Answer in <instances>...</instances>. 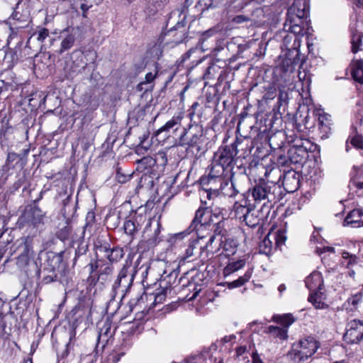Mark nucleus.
Masks as SVG:
<instances>
[{"mask_svg":"<svg viewBox=\"0 0 363 363\" xmlns=\"http://www.w3.org/2000/svg\"><path fill=\"white\" fill-rule=\"evenodd\" d=\"M246 179L247 177L245 174H240L238 176H235V174H231L230 177L220 182V188L218 189H210L206 191L208 201H212L208 204V207L211 208L213 215L216 216H221L223 218V211H225V213H227V210L217 206V203L220 199V194L228 197L237 196L243 190L241 182Z\"/></svg>","mask_w":363,"mask_h":363,"instance_id":"nucleus-1","label":"nucleus"},{"mask_svg":"<svg viewBox=\"0 0 363 363\" xmlns=\"http://www.w3.org/2000/svg\"><path fill=\"white\" fill-rule=\"evenodd\" d=\"M308 0H294L288 9L284 30L294 34V44L298 36L303 35L305 28L308 26Z\"/></svg>","mask_w":363,"mask_h":363,"instance_id":"nucleus-2","label":"nucleus"},{"mask_svg":"<svg viewBox=\"0 0 363 363\" xmlns=\"http://www.w3.org/2000/svg\"><path fill=\"white\" fill-rule=\"evenodd\" d=\"M249 191H251L253 199L256 202L267 201L266 202L277 203L284 195V189L281 185L264 179L259 180Z\"/></svg>","mask_w":363,"mask_h":363,"instance_id":"nucleus-3","label":"nucleus"},{"mask_svg":"<svg viewBox=\"0 0 363 363\" xmlns=\"http://www.w3.org/2000/svg\"><path fill=\"white\" fill-rule=\"evenodd\" d=\"M319 347L318 341L313 337H308L294 344L292 350L289 352L288 357L295 362L304 363L315 354Z\"/></svg>","mask_w":363,"mask_h":363,"instance_id":"nucleus-4","label":"nucleus"},{"mask_svg":"<svg viewBox=\"0 0 363 363\" xmlns=\"http://www.w3.org/2000/svg\"><path fill=\"white\" fill-rule=\"evenodd\" d=\"M306 286L311 291L308 296L310 301L315 308L324 309L328 306L323 301V293L320 291L323 286V279L322 275L318 272H313L306 278Z\"/></svg>","mask_w":363,"mask_h":363,"instance_id":"nucleus-5","label":"nucleus"},{"mask_svg":"<svg viewBox=\"0 0 363 363\" xmlns=\"http://www.w3.org/2000/svg\"><path fill=\"white\" fill-rule=\"evenodd\" d=\"M94 251L96 259L101 261L107 259L111 263L118 262L124 256V250L122 247H111L108 242L101 239L95 241Z\"/></svg>","mask_w":363,"mask_h":363,"instance_id":"nucleus-6","label":"nucleus"},{"mask_svg":"<svg viewBox=\"0 0 363 363\" xmlns=\"http://www.w3.org/2000/svg\"><path fill=\"white\" fill-rule=\"evenodd\" d=\"M135 277V271L130 265L125 264L120 270L116 279L112 285L113 296L121 294L122 299L129 291Z\"/></svg>","mask_w":363,"mask_h":363,"instance_id":"nucleus-7","label":"nucleus"},{"mask_svg":"<svg viewBox=\"0 0 363 363\" xmlns=\"http://www.w3.org/2000/svg\"><path fill=\"white\" fill-rule=\"evenodd\" d=\"M203 140L202 127L196 123H190L187 128H184L179 138V144L181 146L196 147L199 151L200 149L199 145L203 143Z\"/></svg>","mask_w":363,"mask_h":363,"instance_id":"nucleus-8","label":"nucleus"},{"mask_svg":"<svg viewBox=\"0 0 363 363\" xmlns=\"http://www.w3.org/2000/svg\"><path fill=\"white\" fill-rule=\"evenodd\" d=\"M64 252L58 253L48 252L46 253V260L43 264V273H56L65 276L67 267L63 262Z\"/></svg>","mask_w":363,"mask_h":363,"instance_id":"nucleus-9","label":"nucleus"},{"mask_svg":"<svg viewBox=\"0 0 363 363\" xmlns=\"http://www.w3.org/2000/svg\"><path fill=\"white\" fill-rule=\"evenodd\" d=\"M238 142L235 141L230 145L220 147L214 153L213 159L225 166V168H233L235 157L238 155Z\"/></svg>","mask_w":363,"mask_h":363,"instance_id":"nucleus-10","label":"nucleus"},{"mask_svg":"<svg viewBox=\"0 0 363 363\" xmlns=\"http://www.w3.org/2000/svg\"><path fill=\"white\" fill-rule=\"evenodd\" d=\"M10 21L11 24L16 29L27 27L30 22V11L28 6L18 0L10 17Z\"/></svg>","mask_w":363,"mask_h":363,"instance_id":"nucleus-11","label":"nucleus"},{"mask_svg":"<svg viewBox=\"0 0 363 363\" xmlns=\"http://www.w3.org/2000/svg\"><path fill=\"white\" fill-rule=\"evenodd\" d=\"M289 35H287L286 36L285 40H286V48L289 50L288 53L286 54V58L283 61V66L286 67V72H293L296 65H298L300 63V58H299V50L297 48V45H298V39L296 41V44H293V45L289 48L288 43L289 42Z\"/></svg>","mask_w":363,"mask_h":363,"instance_id":"nucleus-12","label":"nucleus"},{"mask_svg":"<svg viewBox=\"0 0 363 363\" xmlns=\"http://www.w3.org/2000/svg\"><path fill=\"white\" fill-rule=\"evenodd\" d=\"M344 340L350 344H356L363 338V323L360 320H352L347 323Z\"/></svg>","mask_w":363,"mask_h":363,"instance_id":"nucleus-13","label":"nucleus"},{"mask_svg":"<svg viewBox=\"0 0 363 363\" xmlns=\"http://www.w3.org/2000/svg\"><path fill=\"white\" fill-rule=\"evenodd\" d=\"M79 36V30L77 28H67L60 33L59 38L61 40L60 54L70 50Z\"/></svg>","mask_w":363,"mask_h":363,"instance_id":"nucleus-14","label":"nucleus"},{"mask_svg":"<svg viewBox=\"0 0 363 363\" xmlns=\"http://www.w3.org/2000/svg\"><path fill=\"white\" fill-rule=\"evenodd\" d=\"M263 15V11L260 8H256L250 11L236 16L229 15L228 19L233 25L248 24L252 25L256 22V18Z\"/></svg>","mask_w":363,"mask_h":363,"instance_id":"nucleus-15","label":"nucleus"},{"mask_svg":"<svg viewBox=\"0 0 363 363\" xmlns=\"http://www.w3.org/2000/svg\"><path fill=\"white\" fill-rule=\"evenodd\" d=\"M234 174L235 172H233V168H225V166L213 159L209 169L208 182L216 181V179L220 182Z\"/></svg>","mask_w":363,"mask_h":363,"instance_id":"nucleus-16","label":"nucleus"},{"mask_svg":"<svg viewBox=\"0 0 363 363\" xmlns=\"http://www.w3.org/2000/svg\"><path fill=\"white\" fill-rule=\"evenodd\" d=\"M145 220V216L135 214L125 220L123 224L125 233L133 240L141 228L142 223Z\"/></svg>","mask_w":363,"mask_h":363,"instance_id":"nucleus-17","label":"nucleus"},{"mask_svg":"<svg viewBox=\"0 0 363 363\" xmlns=\"http://www.w3.org/2000/svg\"><path fill=\"white\" fill-rule=\"evenodd\" d=\"M182 119L183 116L180 114L174 116L164 125L155 131V136L157 138L162 136V140L169 138L171 131L174 132L179 129Z\"/></svg>","mask_w":363,"mask_h":363,"instance_id":"nucleus-18","label":"nucleus"},{"mask_svg":"<svg viewBox=\"0 0 363 363\" xmlns=\"http://www.w3.org/2000/svg\"><path fill=\"white\" fill-rule=\"evenodd\" d=\"M46 213L38 205H33L27 209L21 218L23 221L30 223L35 226L43 224Z\"/></svg>","mask_w":363,"mask_h":363,"instance_id":"nucleus-19","label":"nucleus"},{"mask_svg":"<svg viewBox=\"0 0 363 363\" xmlns=\"http://www.w3.org/2000/svg\"><path fill=\"white\" fill-rule=\"evenodd\" d=\"M315 117L318 119V130L320 137L322 139L327 138L331 131V116L322 110L315 111Z\"/></svg>","mask_w":363,"mask_h":363,"instance_id":"nucleus-20","label":"nucleus"},{"mask_svg":"<svg viewBox=\"0 0 363 363\" xmlns=\"http://www.w3.org/2000/svg\"><path fill=\"white\" fill-rule=\"evenodd\" d=\"M19 255L18 256V264L21 266L26 265L30 257L33 255L31 240L29 238H23L18 246Z\"/></svg>","mask_w":363,"mask_h":363,"instance_id":"nucleus-21","label":"nucleus"},{"mask_svg":"<svg viewBox=\"0 0 363 363\" xmlns=\"http://www.w3.org/2000/svg\"><path fill=\"white\" fill-rule=\"evenodd\" d=\"M157 167L156 160L152 157H144L138 162V169L145 174H150L152 179L159 177V174L154 172Z\"/></svg>","mask_w":363,"mask_h":363,"instance_id":"nucleus-22","label":"nucleus"},{"mask_svg":"<svg viewBox=\"0 0 363 363\" xmlns=\"http://www.w3.org/2000/svg\"><path fill=\"white\" fill-rule=\"evenodd\" d=\"M299 175L294 170L288 171L283 176L282 184L285 191L294 192L299 187Z\"/></svg>","mask_w":363,"mask_h":363,"instance_id":"nucleus-23","label":"nucleus"},{"mask_svg":"<svg viewBox=\"0 0 363 363\" xmlns=\"http://www.w3.org/2000/svg\"><path fill=\"white\" fill-rule=\"evenodd\" d=\"M179 272L178 267L177 269H165L160 276V287L169 289L172 285L176 283Z\"/></svg>","mask_w":363,"mask_h":363,"instance_id":"nucleus-24","label":"nucleus"},{"mask_svg":"<svg viewBox=\"0 0 363 363\" xmlns=\"http://www.w3.org/2000/svg\"><path fill=\"white\" fill-rule=\"evenodd\" d=\"M86 64L83 62L82 60L79 61H68L66 62L64 67L65 76L67 79H73L79 73L84 69Z\"/></svg>","mask_w":363,"mask_h":363,"instance_id":"nucleus-25","label":"nucleus"},{"mask_svg":"<svg viewBox=\"0 0 363 363\" xmlns=\"http://www.w3.org/2000/svg\"><path fill=\"white\" fill-rule=\"evenodd\" d=\"M218 0H196L195 5L191 8L193 16H199L205 11L215 9L218 6Z\"/></svg>","mask_w":363,"mask_h":363,"instance_id":"nucleus-26","label":"nucleus"},{"mask_svg":"<svg viewBox=\"0 0 363 363\" xmlns=\"http://www.w3.org/2000/svg\"><path fill=\"white\" fill-rule=\"evenodd\" d=\"M343 225H351L354 228L363 226V210L354 209L350 211L345 218Z\"/></svg>","mask_w":363,"mask_h":363,"instance_id":"nucleus-27","label":"nucleus"},{"mask_svg":"<svg viewBox=\"0 0 363 363\" xmlns=\"http://www.w3.org/2000/svg\"><path fill=\"white\" fill-rule=\"evenodd\" d=\"M116 327L112 326V323L110 319L107 318L103 323V325L100 328L98 340L104 342H107L109 337H111L116 332Z\"/></svg>","mask_w":363,"mask_h":363,"instance_id":"nucleus-28","label":"nucleus"},{"mask_svg":"<svg viewBox=\"0 0 363 363\" xmlns=\"http://www.w3.org/2000/svg\"><path fill=\"white\" fill-rule=\"evenodd\" d=\"M309 150L303 148L290 147L288 150V157L293 164H302L308 157Z\"/></svg>","mask_w":363,"mask_h":363,"instance_id":"nucleus-29","label":"nucleus"},{"mask_svg":"<svg viewBox=\"0 0 363 363\" xmlns=\"http://www.w3.org/2000/svg\"><path fill=\"white\" fill-rule=\"evenodd\" d=\"M205 213V209L203 208H199L195 213L194 218L193 219L191 225L189 227V232L188 233H190L191 232L196 231L198 235L199 239H203L204 236L200 235L199 232L205 228V225L201 223V218L204 216Z\"/></svg>","mask_w":363,"mask_h":363,"instance_id":"nucleus-30","label":"nucleus"},{"mask_svg":"<svg viewBox=\"0 0 363 363\" xmlns=\"http://www.w3.org/2000/svg\"><path fill=\"white\" fill-rule=\"evenodd\" d=\"M88 245L84 241H81L77 248L75 250V255L73 259V265H75L77 262L80 264H84L88 258Z\"/></svg>","mask_w":363,"mask_h":363,"instance_id":"nucleus-31","label":"nucleus"},{"mask_svg":"<svg viewBox=\"0 0 363 363\" xmlns=\"http://www.w3.org/2000/svg\"><path fill=\"white\" fill-rule=\"evenodd\" d=\"M218 240L216 235H211L205 245L200 246L199 257L201 258L202 261L208 259L210 253L213 254V250L215 249L213 244L216 241L218 243Z\"/></svg>","mask_w":363,"mask_h":363,"instance_id":"nucleus-32","label":"nucleus"},{"mask_svg":"<svg viewBox=\"0 0 363 363\" xmlns=\"http://www.w3.org/2000/svg\"><path fill=\"white\" fill-rule=\"evenodd\" d=\"M223 245V250L228 255H233L236 252L238 247V241L233 238H225L224 241L219 238L218 240L217 249Z\"/></svg>","mask_w":363,"mask_h":363,"instance_id":"nucleus-33","label":"nucleus"},{"mask_svg":"<svg viewBox=\"0 0 363 363\" xmlns=\"http://www.w3.org/2000/svg\"><path fill=\"white\" fill-rule=\"evenodd\" d=\"M112 264L113 263L110 262H106L105 261H101V267L97 274L98 279H102L104 281L108 279L109 277H111L113 272Z\"/></svg>","mask_w":363,"mask_h":363,"instance_id":"nucleus-34","label":"nucleus"},{"mask_svg":"<svg viewBox=\"0 0 363 363\" xmlns=\"http://www.w3.org/2000/svg\"><path fill=\"white\" fill-rule=\"evenodd\" d=\"M299 136H296L294 140H291L293 145L290 147L303 148L311 151L313 145L309 140L303 138L305 133H299Z\"/></svg>","mask_w":363,"mask_h":363,"instance_id":"nucleus-35","label":"nucleus"},{"mask_svg":"<svg viewBox=\"0 0 363 363\" xmlns=\"http://www.w3.org/2000/svg\"><path fill=\"white\" fill-rule=\"evenodd\" d=\"M246 225L251 228H255L259 225L262 220L259 216V212L256 209H250L246 213L244 220Z\"/></svg>","mask_w":363,"mask_h":363,"instance_id":"nucleus-36","label":"nucleus"},{"mask_svg":"<svg viewBox=\"0 0 363 363\" xmlns=\"http://www.w3.org/2000/svg\"><path fill=\"white\" fill-rule=\"evenodd\" d=\"M245 259H238L234 262H230L228 265L223 269V275L224 277L230 276L234 272L238 271L239 269L243 268L245 265Z\"/></svg>","mask_w":363,"mask_h":363,"instance_id":"nucleus-37","label":"nucleus"},{"mask_svg":"<svg viewBox=\"0 0 363 363\" xmlns=\"http://www.w3.org/2000/svg\"><path fill=\"white\" fill-rule=\"evenodd\" d=\"M311 118L307 114L299 121L298 117L296 118V129L298 133H306L307 130L313 127V122L310 123Z\"/></svg>","mask_w":363,"mask_h":363,"instance_id":"nucleus-38","label":"nucleus"},{"mask_svg":"<svg viewBox=\"0 0 363 363\" xmlns=\"http://www.w3.org/2000/svg\"><path fill=\"white\" fill-rule=\"evenodd\" d=\"M352 74L356 82L363 84V62L362 60H357L353 63Z\"/></svg>","mask_w":363,"mask_h":363,"instance_id":"nucleus-39","label":"nucleus"},{"mask_svg":"<svg viewBox=\"0 0 363 363\" xmlns=\"http://www.w3.org/2000/svg\"><path fill=\"white\" fill-rule=\"evenodd\" d=\"M252 276V271L250 269H248L243 276L240 277L238 279L234 280L231 282H226L225 284H223L224 286L225 284L228 285V287L229 289H234L237 287H240L243 286L246 282H247Z\"/></svg>","mask_w":363,"mask_h":363,"instance_id":"nucleus-40","label":"nucleus"},{"mask_svg":"<svg viewBox=\"0 0 363 363\" xmlns=\"http://www.w3.org/2000/svg\"><path fill=\"white\" fill-rule=\"evenodd\" d=\"M272 236V233H268L267 235L264 237V238L262 240L259 244V251L261 253L269 255L271 253L273 249V242L270 239V237Z\"/></svg>","mask_w":363,"mask_h":363,"instance_id":"nucleus-41","label":"nucleus"},{"mask_svg":"<svg viewBox=\"0 0 363 363\" xmlns=\"http://www.w3.org/2000/svg\"><path fill=\"white\" fill-rule=\"evenodd\" d=\"M275 203H272L270 202H264L261 208L259 210H257L259 212V216L262 220V222L267 221L268 218L270 216L272 208H273Z\"/></svg>","mask_w":363,"mask_h":363,"instance_id":"nucleus-42","label":"nucleus"},{"mask_svg":"<svg viewBox=\"0 0 363 363\" xmlns=\"http://www.w3.org/2000/svg\"><path fill=\"white\" fill-rule=\"evenodd\" d=\"M247 5L243 0H235L228 3L227 13L228 16L231 15L232 12H240Z\"/></svg>","mask_w":363,"mask_h":363,"instance_id":"nucleus-43","label":"nucleus"},{"mask_svg":"<svg viewBox=\"0 0 363 363\" xmlns=\"http://www.w3.org/2000/svg\"><path fill=\"white\" fill-rule=\"evenodd\" d=\"M342 258L341 264L348 269L357 264V257L354 255H351L348 252H342Z\"/></svg>","mask_w":363,"mask_h":363,"instance_id":"nucleus-44","label":"nucleus"},{"mask_svg":"<svg viewBox=\"0 0 363 363\" xmlns=\"http://www.w3.org/2000/svg\"><path fill=\"white\" fill-rule=\"evenodd\" d=\"M267 333L272 334L273 335L278 337L282 340L286 339L288 337L287 329L279 328L277 326L271 325L268 327Z\"/></svg>","mask_w":363,"mask_h":363,"instance_id":"nucleus-45","label":"nucleus"},{"mask_svg":"<svg viewBox=\"0 0 363 363\" xmlns=\"http://www.w3.org/2000/svg\"><path fill=\"white\" fill-rule=\"evenodd\" d=\"M199 239H194L191 240L186 249L184 255L182 259L184 261L186 260L187 262H190L189 259L194 256V250L199 246Z\"/></svg>","mask_w":363,"mask_h":363,"instance_id":"nucleus-46","label":"nucleus"},{"mask_svg":"<svg viewBox=\"0 0 363 363\" xmlns=\"http://www.w3.org/2000/svg\"><path fill=\"white\" fill-rule=\"evenodd\" d=\"M161 229H162V225L159 221H157L156 223V228L154 230L153 235L147 240V242L150 245H156L157 243H159L162 240V238L160 236V233H161Z\"/></svg>","mask_w":363,"mask_h":363,"instance_id":"nucleus-47","label":"nucleus"},{"mask_svg":"<svg viewBox=\"0 0 363 363\" xmlns=\"http://www.w3.org/2000/svg\"><path fill=\"white\" fill-rule=\"evenodd\" d=\"M273 238L275 240V245L278 247L285 244L286 240V230L284 228L279 229L274 235Z\"/></svg>","mask_w":363,"mask_h":363,"instance_id":"nucleus-48","label":"nucleus"},{"mask_svg":"<svg viewBox=\"0 0 363 363\" xmlns=\"http://www.w3.org/2000/svg\"><path fill=\"white\" fill-rule=\"evenodd\" d=\"M362 35L361 33L352 32L351 37L352 51L356 53L359 50L362 43Z\"/></svg>","mask_w":363,"mask_h":363,"instance_id":"nucleus-49","label":"nucleus"},{"mask_svg":"<svg viewBox=\"0 0 363 363\" xmlns=\"http://www.w3.org/2000/svg\"><path fill=\"white\" fill-rule=\"evenodd\" d=\"M79 4L80 9L83 12V16L86 17V11L92 7V1L91 0H77V3L74 5V7H77Z\"/></svg>","mask_w":363,"mask_h":363,"instance_id":"nucleus-50","label":"nucleus"},{"mask_svg":"<svg viewBox=\"0 0 363 363\" xmlns=\"http://www.w3.org/2000/svg\"><path fill=\"white\" fill-rule=\"evenodd\" d=\"M45 276L42 279V282L45 284H50L52 281H58L61 279L62 276H60L59 274L56 273H45Z\"/></svg>","mask_w":363,"mask_h":363,"instance_id":"nucleus-51","label":"nucleus"},{"mask_svg":"<svg viewBox=\"0 0 363 363\" xmlns=\"http://www.w3.org/2000/svg\"><path fill=\"white\" fill-rule=\"evenodd\" d=\"M101 264V261L96 259L93 262L91 261L88 264V267H89V272H90V277H89V279H90L92 277V274L94 273L98 274L99 269H100Z\"/></svg>","mask_w":363,"mask_h":363,"instance_id":"nucleus-52","label":"nucleus"},{"mask_svg":"<svg viewBox=\"0 0 363 363\" xmlns=\"http://www.w3.org/2000/svg\"><path fill=\"white\" fill-rule=\"evenodd\" d=\"M250 208L242 206V205H238L235 207V216L239 219H243L246 215L247 213L249 212Z\"/></svg>","mask_w":363,"mask_h":363,"instance_id":"nucleus-53","label":"nucleus"},{"mask_svg":"<svg viewBox=\"0 0 363 363\" xmlns=\"http://www.w3.org/2000/svg\"><path fill=\"white\" fill-rule=\"evenodd\" d=\"M147 298V294L145 292H143L140 294H138L135 296V298H131L129 301L130 306L131 308L136 307L137 306L140 304V302L144 301V298Z\"/></svg>","mask_w":363,"mask_h":363,"instance_id":"nucleus-54","label":"nucleus"},{"mask_svg":"<svg viewBox=\"0 0 363 363\" xmlns=\"http://www.w3.org/2000/svg\"><path fill=\"white\" fill-rule=\"evenodd\" d=\"M48 35L49 30L45 28H42L33 33V36H35L39 42H43Z\"/></svg>","mask_w":363,"mask_h":363,"instance_id":"nucleus-55","label":"nucleus"},{"mask_svg":"<svg viewBox=\"0 0 363 363\" xmlns=\"http://www.w3.org/2000/svg\"><path fill=\"white\" fill-rule=\"evenodd\" d=\"M227 213H225V211H223V217L226 215ZM224 218H222V220L220 221H218L216 225V228L214 230V233L213 235H216V236L217 237V235H221V236H223L225 235V230L224 229L223 226H224Z\"/></svg>","mask_w":363,"mask_h":363,"instance_id":"nucleus-56","label":"nucleus"},{"mask_svg":"<svg viewBox=\"0 0 363 363\" xmlns=\"http://www.w3.org/2000/svg\"><path fill=\"white\" fill-rule=\"evenodd\" d=\"M167 290L168 289L165 288H162V290L154 295V301L155 303H162L165 300Z\"/></svg>","mask_w":363,"mask_h":363,"instance_id":"nucleus-57","label":"nucleus"},{"mask_svg":"<svg viewBox=\"0 0 363 363\" xmlns=\"http://www.w3.org/2000/svg\"><path fill=\"white\" fill-rule=\"evenodd\" d=\"M279 319L280 323L285 327L286 329L295 320L291 314H285L284 315L280 317Z\"/></svg>","mask_w":363,"mask_h":363,"instance_id":"nucleus-58","label":"nucleus"},{"mask_svg":"<svg viewBox=\"0 0 363 363\" xmlns=\"http://www.w3.org/2000/svg\"><path fill=\"white\" fill-rule=\"evenodd\" d=\"M125 354V352L123 351H114L109 354L108 361L111 363H117Z\"/></svg>","mask_w":363,"mask_h":363,"instance_id":"nucleus-59","label":"nucleus"},{"mask_svg":"<svg viewBox=\"0 0 363 363\" xmlns=\"http://www.w3.org/2000/svg\"><path fill=\"white\" fill-rule=\"evenodd\" d=\"M196 3V0H185L184 4L182 5L180 11V14L184 15V18H186V13H189L190 11H191V9H189V7L194 4Z\"/></svg>","mask_w":363,"mask_h":363,"instance_id":"nucleus-60","label":"nucleus"},{"mask_svg":"<svg viewBox=\"0 0 363 363\" xmlns=\"http://www.w3.org/2000/svg\"><path fill=\"white\" fill-rule=\"evenodd\" d=\"M154 85H148L146 84L144 82H141L139 83L136 87L135 90L138 92L146 93L147 91H152L153 89Z\"/></svg>","mask_w":363,"mask_h":363,"instance_id":"nucleus-61","label":"nucleus"},{"mask_svg":"<svg viewBox=\"0 0 363 363\" xmlns=\"http://www.w3.org/2000/svg\"><path fill=\"white\" fill-rule=\"evenodd\" d=\"M351 143L357 148H363V138L360 135H356L351 139Z\"/></svg>","mask_w":363,"mask_h":363,"instance_id":"nucleus-62","label":"nucleus"},{"mask_svg":"<svg viewBox=\"0 0 363 363\" xmlns=\"http://www.w3.org/2000/svg\"><path fill=\"white\" fill-rule=\"evenodd\" d=\"M354 169V175L352 177L351 183L353 186L355 185V181L358 179H362L363 180V169L359 168V169Z\"/></svg>","mask_w":363,"mask_h":363,"instance_id":"nucleus-63","label":"nucleus"},{"mask_svg":"<svg viewBox=\"0 0 363 363\" xmlns=\"http://www.w3.org/2000/svg\"><path fill=\"white\" fill-rule=\"evenodd\" d=\"M362 299V296L359 294H357L352 297L349 298L347 301L349 304H352L353 306H356Z\"/></svg>","mask_w":363,"mask_h":363,"instance_id":"nucleus-64","label":"nucleus"}]
</instances>
